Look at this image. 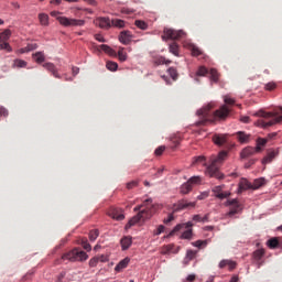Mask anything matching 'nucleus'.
Wrapping results in <instances>:
<instances>
[{"label":"nucleus","mask_w":282,"mask_h":282,"mask_svg":"<svg viewBox=\"0 0 282 282\" xmlns=\"http://www.w3.org/2000/svg\"><path fill=\"white\" fill-rule=\"evenodd\" d=\"M110 24L112 25V28L122 29L127 25V22H124V20H120V19H112V20H110Z\"/></svg>","instance_id":"obj_24"},{"label":"nucleus","mask_w":282,"mask_h":282,"mask_svg":"<svg viewBox=\"0 0 282 282\" xmlns=\"http://www.w3.org/2000/svg\"><path fill=\"white\" fill-rule=\"evenodd\" d=\"M131 259L129 258H124L123 260H121L115 268L116 272H122V270H124L129 263H130Z\"/></svg>","instance_id":"obj_21"},{"label":"nucleus","mask_w":282,"mask_h":282,"mask_svg":"<svg viewBox=\"0 0 282 282\" xmlns=\"http://www.w3.org/2000/svg\"><path fill=\"white\" fill-rule=\"evenodd\" d=\"M212 192L218 199H228V197L231 195L230 192H224V185L215 186Z\"/></svg>","instance_id":"obj_12"},{"label":"nucleus","mask_w":282,"mask_h":282,"mask_svg":"<svg viewBox=\"0 0 282 282\" xmlns=\"http://www.w3.org/2000/svg\"><path fill=\"white\" fill-rule=\"evenodd\" d=\"M265 144H268V139L258 138L257 139V147H256L257 153H259L261 151V147H265Z\"/></svg>","instance_id":"obj_25"},{"label":"nucleus","mask_w":282,"mask_h":282,"mask_svg":"<svg viewBox=\"0 0 282 282\" xmlns=\"http://www.w3.org/2000/svg\"><path fill=\"white\" fill-rule=\"evenodd\" d=\"M241 122H243L245 124H248V122H250V117L245 116L240 118Z\"/></svg>","instance_id":"obj_62"},{"label":"nucleus","mask_w":282,"mask_h":282,"mask_svg":"<svg viewBox=\"0 0 282 282\" xmlns=\"http://www.w3.org/2000/svg\"><path fill=\"white\" fill-rule=\"evenodd\" d=\"M164 230H165L164 225H160V226L153 231V235L158 237L159 235H162V232H164Z\"/></svg>","instance_id":"obj_48"},{"label":"nucleus","mask_w":282,"mask_h":282,"mask_svg":"<svg viewBox=\"0 0 282 282\" xmlns=\"http://www.w3.org/2000/svg\"><path fill=\"white\" fill-rule=\"evenodd\" d=\"M72 72H73V76H77V74H79V72H80V68L74 66V67L72 68Z\"/></svg>","instance_id":"obj_63"},{"label":"nucleus","mask_w":282,"mask_h":282,"mask_svg":"<svg viewBox=\"0 0 282 282\" xmlns=\"http://www.w3.org/2000/svg\"><path fill=\"white\" fill-rule=\"evenodd\" d=\"M0 50H6L7 52H12V46H10V43H8V42H2L0 44Z\"/></svg>","instance_id":"obj_45"},{"label":"nucleus","mask_w":282,"mask_h":282,"mask_svg":"<svg viewBox=\"0 0 282 282\" xmlns=\"http://www.w3.org/2000/svg\"><path fill=\"white\" fill-rule=\"evenodd\" d=\"M191 52L192 56H202V50L195 45L192 46Z\"/></svg>","instance_id":"obj_44"},{"label":"nucleus","mask_w":282,"mask_h":282,"mask_svg":"<svg viewBox=\"0 0 282 282\" xmlns=\"http://www.w3.org/2000/svg\"><path fill=\"white\" fill-rule=\"evenodd\" d=\"M228 158V152L221 151L217 156H213L212 163L207 166L206 175L209 177H215V180H224L225 175L219 171V166L226 162Z\"/></svg>","instance_id":"obj_3"},{"label":"nucleus","mask_w":282,"mask_h":282,"mask_svg":"<svg viewBox=\"0 0 282 282\" xmlns=\"http://www.w3.org/2000/svg\"><path fill=\"white\" fill-rule=\"evenodd\" d=\"M254 116L260 118L256 121V127H261V129L274 127V124H279L282 121V116L279 112L259 111Z\"/></svg>","instance_id":"obj_4"},{"label":"nucleus","mask_w":282,"mask_h":282,"mask_svg":"<svg viewBox=\"0 0 282 282\" xmlns=\"http://www.w3.org/2000/svg\"><path fill=\"white\" fill-rule=\"evenodd\" d=\"M171 142L173 143L172 149H175L180 144V139L177 137H174L171 139Z\"/></svg>","instance_id":"obj_55"},{"label":"nucleus","mask_w":282,"mask_h":282,"mask_svg":"<svg viewBox=\"0 0 282 282\" xmlns=\"http://www.w3.org/2000/svg\"><path fill=\"white\" fill-rule=\"evenodd\" d=\"M62 259L66 261H87L89 259V256L87 252L80 250V249H73L72 251L65 253Z\"/></svg>","instance_id":"obj_5"},{"label":"nucleus","mask_w":282,"mask_h":282,"mask_svg":"<svg viewBox=\"0 0 282 282\" xmlns=\"http://www.w3.org/2000/svg\"><path fill=\"white\" fill-rule=\"evenodd\" d=\"M108 216L117 221H122L124 219V214H122V209H118L116 207L110 208L108 212Z\"/></svg>","instance_id":"obj_13"},{"label":"nucleus","mask_w":282,"mask_h":282,"mask_svg":"<svg viewBox=\"0 0 282 282\" xmlns=\"http://www.w3.org/2000/svg\"><path fill=\"white\" fill-rule=\"evenodd\" d=\"M218 268H220V270H224V268H228V270L232 272V270L237 268V263L232 260L225 259L219 262Z\"/></svg>","instance_id":"obj_15"},{"label":"nucleus","mask_w":282,"mask_h":282,"mask_svg":"<svg viewBox=\"0 0 282 282\" xmlns=\"http://www.w3.org/2000/svg\"><path fill=\"white\" fill-rule=\"evenodd\" d=\"M237 140L241 143V144H246L248 142H250V134H247L243 131H239L236 133Z\"/></svg>","instance_id":"obj_19"},{"label":"nucleus","mask_w":282,"mask_h":282,"mask_svg":"<svg viewBox=\"0 0 282 282\" xmlns=\"http://www.w3.org/2000/svg\"><path fill=\"white\" fill-rule=\"evenodd\" d=\"M135 186H138V181H131L127 183L128 191H131V188H135Z\"/></svg>","instance_id":"obj_53"},{"label":"nucleus","mask_w":282,"mask_h":282,"mask_svg":"<svg viewBox=\"0 0 282 282\" xmlns=\"http://www.w3.org/2000/svg\"><path fill=\"white\" fill-rule=\"evenodd\" d=\"M254 153H257V149L246 148L241 151L240 158H242V160H246V158H250V155H254Z\"/></svg>","instance_id":"obj_22"},{"label":"nucleus","mask_w":282,"mask_h":282,"mask_svg":"<svg viewBox=\"0 0 282 282\" xmlns=\"http://www.w3.org/2000/svg\"><path fill=\"white\" fill-rule=\"evenodd\" d=\"M192 164H193V166H195V164H206V158L197 156L194 159Z\"/></svg>","instance_id":"obj_42"},{"label":"nucleus","mask_w":282,"mask_h":282,"mask_svg":"<svg viewBox=\"0 0 282 282\" xmlns=\"http://www.w3.org/2000/svg\"><path fill=\"white\" fill-rule=\"evenodd\" d=\"M39 19H40L41 25H48V23H50V15L48 14L40 13Z\"/></svg>","instance_id":"obj_29"},{"label":"nucleus","mask_w":282,"mask_h":282,"mask_svg":"<svg viewBox=\"0 0 282 282\" xmlns=\"http://www.w3.org/2000/svg\"><path fill=\"white\" fill-rule=\"evenodd\" d=\"M268 247L271 248V250H274V248H279V239L271 238L268 240Z\"/></svg>","instance_id":"obj_34"},{"label":"nucleus","mask_w":282,"mask_h":282,"mask_svg":"<svg viewBox=\"0 0 282 282\" xmlns=\"http://www.w3.org/2000/svg\"><path fill=\"white\" fill-rule=\"evenodd\" d=\"M100 261V258L98 257H94L89 260V267L90 268H96V265H98V262Z\"/></svg>","instance_id":"obj_46"},{"label":"nucleus","mask_w":282,"mask_h":282,"mask_svg":"<svg viewBox=\"0 0 282 282\" xmlns=\"http://www.w3.org/2000/svg\"><path fill=\"white\" fill-rule=\"evenodd\" d=\"M225 206H230V210L227 214L228 217H234V215H237V213L241 210V204H239V200L237 198L228 199L225 203Z\"/></svg>","instance_id":"obj_10"},{"label":"nucleus","mask_w":282,"mask_h":282,"mask_svg":"<svg viewBox=\"0 0 282 282\" xmlns=\"http://www.w3.org/2000/svg\"><path fill=\"white\" fill-rule=\"evenodd\" d=\"M82 246H83L84 250H86L87 252H90L91 245H89V242H87V240H82Z\"/></svg>","instance_id":"obj_50"},{"label":"nucleus","mask_w":282,"mask_h":282,"mask_svg":"<svg viewBox=\"0 0 282 282\" xmlns=\"http://www.w3.org/2000/svg\"><path fill=\"white\" fill-rule=\"evenodd\" d=\"M184 228V225H176L174 229L171 231V235H175V232H180Z\"/></svg>","instance_id":"obj_58"},{"label":"nucleus","mask_w":282,"mask_h":282,"mask_svg":"<svg viewBox=\"0 0 282 282\" xmlns=\"http://www.w3.org/2000/svg\"><path fill=\"white\" fill-rule=\"evenodd\" d=\"M192 246H194V248H206V246H208V240H196L192 242Z\"/></svg>","instance_id":"obj_33"},{"label":"nucleus","mask_w":282,"mask_h":282,"mask_svg":"<svg viewBox=\"0 0 282 282\" xmlns=\"http://www.w3.org/2000/svg\"><path fill=\"white\" fill-rule=\"evenodd\" d=\"M209 75H210V80L213 83H218L219 82V72H217V69L215 68H212L209 70Z\"/></svg>","instance_id":"obj_26"},{"label":"nucleus","mask_w":282,"mask_h":282,"mask_svg":"<svg viewBox=\"0 0 282 282\" xmlns=\"http://www.w3.org/2000/svg\"><path fill=\"white\" fill-rule=\"evenodd\" d=\"M263 254H265V250L263 249H258L253 252V259L256 261H261V259H263Z\"/></svg>","instance_id":"obj_32"},{"label":"nucleus","mask_w":282,"mask_h":282,"mask_svg":"<svg viewBox=\"0 0 282 282\" xmlns=\"http://www.w3.org/2000/svg\"><path fill=\"white\" fill-rule=\"evenodd\" d=\"M106 67H107V69H109V72H117L118 70V63L107 62Z\"/></svg>","instance_id":"obj_37"},{"label":"nucleus","mask_w":282,"mask_h":282,"mask_svg":"<svg viewBox=\"0 0 282 282\" xmlns=\"http://www.w3.org/2000/svg\"><path fill=\"white\" fill-rule=\"evenodd\" d=\"M98 235H99L98 229L91 230V231L89 232V239H90V241H94L95 239H98Z\"/></svg>","instance_id":"obj_47"},{"label":"nucleus","mask_w":282,"mask_h":282,"mask_svg":"<svg viewBox=\"0 0 282 282\" xmlns=\"http://www.w3.org/2000/svg\"><path fill=\"white\" fill-rule=\"evenodd\" d=\"M213 142L217 144V147H224L226 142H228V134H214Z\"/></svg>","instance_id":"obj_16"},{"label":"nucleus","mask_w":282,"mask_h":282,"mask_svg":"<svg viewBox=\"0 0 282 282\" xmlns=\"http://www.w3.org/2000/svg\"><path fill=\"white\" fill-rule=\"evenodd\" d=\"M208 74V68L206 66H200L196 73V76H206Z\"/></svg>","instance_id":"obj_43"},{"label":"nucleus","mask_w":282,"mask_h":282,"mask_svg":"<svg viewBox=\"0 0 282 282\" xmlns=\"http://www.w3.org/2000/svg\"><path fill=\"white\" fill-rule=\"evenodd\" d=\"M263 184V178H258L254 181L252 188H260V186Z\"/></svg>","instance_id":"obj_51"},{"label":"nucleus","mask_w":282,"mask_h":282,"mask_svg":"<svg viewBox=\"0 0 282 282\" xmlns=\"http://www.w3.org/2000/svg\"><path fill=\"white\" fill-rule=\"evenodd\" d=\"M195 279H197V275L189 274V275H187V278L185 280H183V282H194Z\"/></svg>","instance_id":"obj_56"},{"label":"nucleus","mask_w":282,"mask_h":282,"mask_svg":"<svg viewBox=\"0 0 282 282\" xmlns=\"http://www.w3.org/2000/svg\"><path fill=\"white\" fill-rule=\"evenodd\" d=\"M43 68L47 69V72H51L54 78H61V75H58V70H56V66L53 63L43 64Z\"/></svg>","instance_id":"obj_18"},{"label":"nucleus","mask_w":282,"mask_h":282,"mask_svg":"<svg viewBox=\"0 0 282 282\" xmlns=\"http://www.w3.org/2000/svg\"><path fill=\"white\" fill-rule=\"evenodd\" d=\"M0 118H8V109L0 107Z\"/></svg>","instance_id":"obj_54"},{"label":"nucleus","mask_w":282,"mask_h":282,"mask_svg":"<svg viewBox=\"0 0 282 282\" xmlns=\"http://www.w3.org/2000/svg\"><path fill=\"white\" fill-rule=\"evenodd\" d=\"M13 67H28V62L23 59H15L13 62Z\"/></svg>","instance_id":"obj_39"},{"label":"nucleus","mask_w":282,"mask_h":282,"mask_svg":"<svg viewBox=\"0 0 282 282\" xmlns=\"http://www.w3.org/2000/svg\"><path fill=\"white\" fill-rule=\"evenodd\" d=\"M197 203L188 202L187 199H181L175 203L172 207L173 213H181V210H188L191 208H195Z\"/></svg>","instance_id":"obj_7"},{"label":"nucleus","mask_w":282,"mask_h":282,"mask_svg":"<svg viewBox=\"0 0 282 282\" xmlns=\"http://www.w3.org/2000/svg\"><path fill=\"white\" fill-rule=\"evenodd\" d=\"M99 48L105 52L106 54H115L113 48H110L109 45L101 44Z\"/></svg>","instance_id":"obj_40"},{"label":"nucleus","mask_w":282,"mask_h":282,"mask_svg":"<svg viewBox=\"0 0 282 282\" xmlns=\"http://www.w3.org/2000/svg\"><path fill=\"white\" fill-rule=\"evenodd\" d=\"M131 39H133L131 31H121L119 34V41L122 45H129V43H131Z\"/></svg>","instance_id":"obj_14"},{"label":"nucleus","mask_w":282,"mask_h":282,"mask_svg":"<svg viewBox=\"0 0 282 282\" xmlns=\"http://www.w3.org/2000/svg\"><path fill=\"white\" fill-rule=\"evenodd\" d=\"M186 257H187V259H189V261H193V259L195 257H197V251L188 250L187 253H186Z\"/></svg>","instance_id":"obj_49"},{"label":"nucleus","mask_w":282,"mask_h":282,"mask_svg":"<svg viewBox=\"0 0 282 282\" xmlns=\"http://www.w3.org/2000/svg\"><path fill=\"white\" fill-rule=\"evenodd\" d=\"M26 47H28L29 52H34V50H36L39 47V45L37 44H29V45H26Z\"/></svg>","instance_id":"obj_60"},{"label":"nucleus","mask_w":282,"mask_h":282,"mask_svg":"<svg viewBox=\"0 0 282 282\" xmlns=\"http://www.w3.org/2000/svg\"><path fill=\"white\" fill-rule=\"evenodd\" d=\"M224 102L225 105L215 110L213 115H210V109H213L212 105H207L199 109L197 111V116H199L200 120L196 122V127L208 124V122H217V120H226V118L230 116V111H232L231 107L235 105V99L229 96H225Z\"/></svg>","instance_id":"obj_1"},{"label":"nucleus","mask_w":282,"mask_h":282,"mask_svg":"<svg viewBox=\"0 0 282 282\" xmlns=\"http://www.w3.org/2000/svg\"><path fill=\"white\" fill-rule=\"evenodd\" d=\"M170 52L171 54H174V56H180V45L173 42L172 44H170Z\"/></svg>","instance_id":"obj_31"},{"label":"nucleus","mask_w":282,"mask_h":282,"mask_svg":"<svg viewBox=\"0 0 282 282\" xmlns=\"http://www.w3.org/2000/svg\"><path fill=\"white\" fill-rule=\"evenodd\" d=\"M164 151H166V147L161 145L155 150V155H162L164 153Z\"/></svg>","instance_id":"obj_52"},{"label":"nucleus","mask_w":282,"mask_h":282,"mask_svg":"<svg viewBox=\"0 0 282 282\" xmlns=\"http://www.w3.org/2000/svg\"><path fill=\"white\" fill-rule=\"evenodd\" d=\"M249 188H252V184L248 180L241 178L239 182V193L248 191Z\"/></svg>","instance_id":"obj_23"},{"label":"nucleus","mask_w":282,"mask_h":282,"mask_svg":"<svg viewBox=\"0 0 282 282\" xmlns=\"http://www.w3.org/2000/svg\"><path fill=\"white\" fill-rule=\"evenodd\" d=\"M182 239H193V229L185 230L182 236Z\"/></svg>","instance_id":"obj_41"},{"label":"nucleus","mask_w":282,"mask_h":282,"mask_svg":"<svg viewBox=\"0 0 282 282\" xmlns=\"http://www.w3.org/2000/svg\"><path fill=\"white\" fill-rule=\"evenodd\" d=\"M133 210L138 214L128 221L126 225V230H129V228H132V226H135V224H140V221H147V219H151L153 215H155L158 206L153 204V199L148 198L143 202L142 205L134 207Z\"/></svg>","instance_id":"obj_2"},{"label":"nucleus","mask_w":282,"mask_h":282,"mask_svg":"<svg viewBox=\"0 0 282 282\" xmlns=\"http://www.w3.org/2000/svg\"><path fill=\"white\" fill-rule=\"evenodd\" d=\"M184 31H175L173 29H164L162 40L171 39L172 41H177L184 36Z\"/></svg>","instance_id":"obj_8"},{"label":"nucleus","mask_w":282,"mask_h":282,"mask_svg":"<svg viewBox=\"0 0 282 282\" xmlns=\"http://www.w3.org/2000/svg\"><path fill=\"white\" fill-rule=\"evenodd\" d=\"M57 21H59L61 25H64V28H72V26L82 28V25H85L84 20L68 19L65 17L57 18Z\"/></svg>","instance_id":"obj_9"},{"label":"nucleus","mask_w":282,"mask_h":282,"mask_svg":"<svg viewBox=\"0 0 282 282\" xmlns=\"http://www.w3.org/2000/svg\"><path fill=\"white\" fill-rule=\"evenodd\" d=\"M118 58L121 63H124V61H127V53H124V47L119 48Z\"/></svg>","instance_id":"obj_36"},{"label":"nucleus","mask_w":282,"mask_h":282,"mask_svg":"<svg viewBox=\"0 0 282 282\" xmlns=\"http://www.w3.org/2000/svg\"><path fill=\"white\" fill-rule=\"evenodd\" d=\"M122 250H129L131 248V243H133V240L131 236H126L120 241Z\"/></svg>","instance_id":"obj_20"},{"label":"nucleus","mask_w":282,"mask_h":282,"mask_svg":"<svg viewBox=\"0 0 282 282\" xmlns=\"http://www.w3.org/2000/svg\"><path fill=\"white\" fill-rule=\"evenodd\" d=\"M167 73H169V75L171 76V78L173 79V80H175L180 75L177 74V69H175L174 67H170L169 69H167Z\"/></svg>","instance_id":"obj_38"},{"label":"nucleus","mask_w":282,"mask_h":282,"mask_svg":"<svg viewBox=\"0 0 282 282\" xmlns=\"http://www.w3.org/2000/svg\"><path fill=\"white\" fill-rule=\"evenodd\" d=\"M202 184L200 176H192L186 183L181 186L182 195H188L193 191V186Z\"/></svg>","instance_id":"obj_6"},{"label":"nucleus","mask_w":282,"mask_h":282,"mask_svg":"<svg viewBox=\"0 0 282 282\" xmlns=\"http://www.w3.org/2000/svg\"><path fill=\"white\" fill-rule=\"evenodd\" d=\"M95 39H96V41H98L99 43H105V37H104L102 35H100V34H96V35H95Z\"/></svg>","instance_id":"obj_61"},{"label":"nucleus","mask_w":282,"mask_h":282,"mask_svg":"<svg viewBox=\"0 0 282 282\" xmlns=\"http://www.w3.org/2000/svg\"><path fill=\"white\" fill-rule=\"evenodd\" d=\"M276 155H279V151L270 150L268 152L267 156L263 158L262 164H270V162H272V160H274V158H276Z\"/></svg>","instance_id":"obj_17"},{"label":"nucleus","mask_w":282,"mask_h":282,"mask_svg":"<svg viewBox=\"0 0 282 282\" xmlns=\"http://www.w3.org/2000/svg\"><path fill=\"white\" fill-rule=\"evenodd\" d=\"M193 221H199V223H202V215H194Z\"/></svg>","instance_id":"obj_64"},{"label":"nucleus","mask_w":282,"mask_h":282,"mask_svg":"<svg viewBox=\"0 0 282 282\" xmlns=\"http://www.w3.org/2000/svg\"><path fill=\"white\" fill-rule=\"evenodd\" d=\"M171 64V61L166 59L164 56H160L154 58V65H169Z\"/></svg>","instance_id":"obj_27"},{"label":"nucleus","mask_w":282,"mask_h":282,"mask_svg":"<svg viewBox=\"0 0 282 282\" xmlns=\"http://www.w3.org/2000/svg\"><path fill=\"white\" fill-rule=\"evenodd\" d=\"M33 58L37 63H45V54L43 52H36L33 54Z\"/></svg>","instance_id":"obj_28"},{"label":"nucleus","mask_w":282,"mask_h":282,"mask_svg":"<svg viewBox=\"0 0 282 282\" xmlns=\"http://www.w3.org/2000/svg\"><path fill=\"white\" fill-rule=\"evenodd\" d=\"M97 258L99 259V261H101V263H107V261H109V257H107L106 254L97 256Z\"/></svg>","instance_id":"obj_57"},{"label":"nucleus","mask_w":282,"mask_h":282,"mask_svg":"<svg viewBox=\"0 0 282 282\" xmlns=\"http://www.w3.org/2000/svg\"><path fill=\"white\" fill-rule=\"evenodd\" d=\"M94 23L101 30H109V28H111V20L109 18L99 17L94 21Z\"/></svg>","instance_id":"obj_11"},{"label":"nucleus","mask_w":282,"mask_h":282,"mask_svg":"<svg viewBox=\"0 0 282 282\" xmlns=\"http://www.w3.org/2000/svg\"><path fill=\"white\" fill-rule=\"evenodd\" d=\"M134 25L139 28V30H149V24L143 20H135Z\"/></svg>","instance_id":"obj_30"},{"label":"nucleus","mask_w":282,"mask_h":282,"mask_svg":"<svg viewBox=\"0 0 282 282\" xmlns=\"http://www.w3.org/2000/svg\"><path fill=\"white\" fill-rule=\"evenodd\" d=\"M12 33L10 32V30H6L2 33H0V42L3 43L6 41H8V39H10V35Z\"/></svg>","instance_id":"obj_35"},{"label":"nucleus","mask_w":282,"mask_h":282,"mask_svg":"<svg viewBox=\"0 0 282 282\" xmlns=\"http://www.w3.org/2000/svg\"><path fill=\"white\" fill-rule=\"evenodd\" d=\"M175 217H173V214H170L167 218L163 220V224H171V221H173Z\"/></svg>","instance_id":"obj_59"}]
</instances>
